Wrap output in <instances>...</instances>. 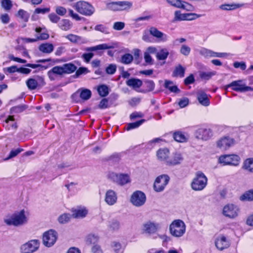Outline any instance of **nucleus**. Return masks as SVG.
<instances>
[{"label": "nucleus", "mask_w": 253, "mask_h": 253, "mask_svg": "<svg viewBox=\"0 0 253 253\" xmlns=\"http://www.w3.org/2000/svg\"><path fill=\"white\" fill-rule=\"evenodd\" d=\"M77 69V66L72 63H65L62 66H56L48 71L47 76L51 81L55 80L57 76L70 74Z\"/></svg>", "instance_id": "nucleus-1"}, {"label": "nucleus", "mask_w": 253, "mask_h": 253, "mask_svg": "<svg viewBox=\"0 0 253 253\" xmlns=\"http://www.w3.org/2000/svg\"><path fill=\"white\" fill-rule=\"evenodd\" d=\"M4 222L7 225L18 227L26 224L28 222V218L25 214V211L22 210L7 216Z\"/></svg>", "instance_id": "nucleus-2"}, {"label": "nucleus", "mask_w": 253, "mask_h": 253, "mask_svg": "<svg viewBox=\"0 0 253 253\" xmlns=\"http://www.w3.org/2000/svg\"><path fill=\"white\" fill-rule=\"evenodd\" d=\"M208 182V178L202 171H198L196 173L195 177L191 184V188L195 191H201L204 189Z\"/></svg>", "instance_id": "nucleus-3"}, {"label": "nucleus", "mask_w": 253, "mask_h": 253, "mask_svg": "<svg viewBox=\"0 0 253 253\" xmlns=\"http://www.w3.org/2000/svg\"><path fill=\"white\" fill-rule=\"evenodd\" d=\"M186 231V225L180 219H176L169 225V232L171 235L176 237L182 236Z\"/></svg>", "instance_id": "nucleus-4"}, {"label": "nucleus", "mask_w": 253, "mask_h": 253, "mask_svg": "<svg viewBox=\"0 0 253 253\" xmlns=\"http://www.w3.org/2000/svg\"><path fill=\"white\" fill-rule=\"evenodd\" d=\"M107 178L111 181L120 186H124L130 182V176L126 173H117L114 171H109Z\"/></svg>", "instance_id": "nucleus-5"}, {"label": "nucleus", "mask_w": 253, "mask_h": 253, "mask_svg": "<svg viewBox=\"0 0 253 253\" xmlns=\"http://www.w3.org/2000/svg\"><path fill=\"white\" fill-rule=\"evenodd\" d=\"M161 229V224L155 221L148 220L142 225L141 230L143 233L149 235L156 233Z\"/></svg>", "instance_id": "nucleus-6"}, {"label": "nucleus", "mask_w": 253, "mask_h": 253, "mask_svg": "<svg viewBox=\"0 0 253 253\" xmlns=\"http://www.w3.org/2000/svg\"><path fill=\"white\" fill-rule=\"evenodd\" d=\"M57 238V233L54 230L50 229L43 234L42 243L46 247H51L55 244Z\"/></svg>", "instance_id": "nucleus-7"}, {"label": "nucleus", "mask_w": 253, "mask_h": 253, "mask_svg": "<svg viewBox=\"0 0 253 253\" xmlns=\"http://www.w3.org/2000/svg\"><path fill=\"white\" fill-rule=\"evenodd\" d=\"M75 9L78 12L85 16L91 15L95 11L94 8L91 4L83 1L77 2Z\"/></svg>", "instance_id": "nucleus-8"}, {"label": "nucleus", "mask_w": 253, "mask_h": 253, "mask_svg": "<svg viewBox=\"0 0 253 253\" xmlns=\"http://www.w3.org/2000/svg\"><path fill=\"white\" fill-rule=\"evenodd\" d=\"M219 163L223 166L231 165L237 166L239 165L240 158L237 155H225L221 156L218 159Z\"/></svg>", "instance_id": "nucleus-9"}, {"label": "nucleus", "mask_w": 253, "mask_h": 253, "mask_svg": "<svg viewBox=\"0 0 253 253\" xmlns=\"http://www.w3.org/2000/svg\"><path fill=\"white\" fill-rule=\"evenodd\" d=\"M40 242L38 240H31L20 247L21 253H34L39 249Z\"/></svg>", "instance_id": "nucleus-10"}, {"label": "nucleus", "mask_w": 253, "mask_h": 253, "mask_svg": "<svg viewBox=\"0 0 253 253\" xmlns=\"http://www.w3.org/2000/svg\"><path fill=\"white\" fill-rule=\"evenodd\" d=\"M146 201V197L145 193L139 190L134 192L130 197V202L137 207L144 205Z\"/></svg>", "instance_id": "nucleus-11"}, {"label": "nucleus", "mask_w": 253, "mask_h": 253, "mask_svg": "<svg viewBox=\"0 0 253 253\" xmlns=\"http://www.w3.org/2000/svg\"><path fill=\"white\" fill-rule=\"evenodd\" d=\"M195 136L199 140L207 141L212 137L213 132L210 128L201 127L196 130Z\"/></svg>", "instance_id": "nucleus-12"}, {"label": "nucleus", "mask_w": 253, "mask_h": 253, "mask_svg": "<svg viewBox=\"0 0 253 253\" xmlns=\"http://www.w3.org/2000/svg\"><path fill=\"white\" fill-rule=\"evenodd\" d=\"M235 139L230 136L221 137L216 141L217 148L221 150H226L235 144Z\"/></svg>", "instance_id": "nucleus-13"}, {"label": "nucleus", "mask_w": 253, "mask_h": 253, "mask_svg": "<svg viewBox=\"0 0 253 253\" xmlns=\"http://www.w3.org/2000/svg\"><path fill=\"white\" fill-rule=\"evenodd\" d=\"M169 181V177L168 175L163 174L158 176L154 184V190L157 192L163 191Z\"/></svg>", "instance_id": "nucleus-14"}, {"label": "nucleus", "mask_w": 253, "mask_h": 253, "mask_svg": "<svg viewBox=\"0 0 253 253\" xmlns=\"http://www.w3.org/2000/svg\"><path fill=\"white\" fill-rule=\"evenodd\" d=\"M132 3L127 1L112 2L107 4V8L113 11H122L129 9Z\"/></svg>", "instance_id": "nucleus-15"}, {"label": "nucleus", "mask_w": 253, "mask_h": 253, "mask_svg": "<svg viewBox=\"0 0 253 253\" xmlns=\"http://www.w3.org/2000/svg\"><path fill=\"white\" fill-rule=\"evenodd\" d=\"M239 212L238 207L232 204L225 205L222 210L223 214L229 218H235L238 215Z\"/></svg>", "instance_id": "nucleus-16"}, {"label": "nucleus", "mask_w": 253, "mask_h": 253, "mask_svg": "<svg viewBox=\"0 0 253 253\" xmlns=\"http://www.w3.org/2000/svg\"><path fill=\"white\" fill-rule=\"evenodd\" d=\"M44 79L42 77L36 76L33 78H30L26 81V85L30 90H34L38 87L45 85Z\"/></svg>", "instance_id": "nucleus-17"}, {"label": "nucleus", "mask_w": 253, "mask_h": 253, "mask_svg": "<svg viewBox=\"0 0 253 253\" xmlns=\"http://www.w3.org/2000/svg\"><path fill=\"white\" fill-rule=\"evenodd\" d=\"M215 245L219 251L227 249L230 246V241L223 234L219 235L215 240Z\"/></svg>", "instance_id": "nucleus-18"}, {"label": "nucleus", "mask_w": 253, "mask_h": 253, "mask_svg": "<svg viewBox=\"0 0 253 253\" xmlns=\"http://www.w3.org/2000/svg\"><path fill=\"white\" fill-rule=\"evenodd\" d=\"M118 196L117 193L112 189L106 191L105 195V202L109 206H113L117 202Z\"/></svg>", "instance_id": "nucleus-19"}, {"label": "nucleus", "mask_w": 253, "mask_h": 253, "mask_svg": "<svg viewBox=\"0 0 253 253\" xmlns=\"http://www.w3.org/2000/svg\"><path fill=\"white\" fill-rule=\"evenodd\" d=\"M150 34L158 40L159 42H166L168 40L169 36L158 30L156 28L152 27L149 30Z\"/></svg>", "instance_id": "nucleus-20"}, {"label": "nucleus", "mask_w": 253, "mask_h": 253, "mask_svg": "<svg viewBox=\"0 0 253 253\" xmlns=\"http://www.w3.org/2000/svg\"><path fill=\"white\" fill-rule=\"evenodd\" d=\"M183 160L182 155L179 152L172 154L171 157L166 161V165L168 166H175L180 164Z\"/></svg>", "instance_id": "nucleus-21"}, {"label": "nucleus", "mask_w": 253, "mask_h": 253, "mask_svg": "<svg viewBox=\"0 0 253 253\" xmlns=\"http://www.w3.org/2000/svg\"><path fill=\"white\" fill-rule=\"evenodd\" d=\"M244 85L243 81L239 80L233 81L230 84L226 85V89L231 88L232 90L237 92H244Z\"/></svg>", "instance_id": "nucleus-22"}, {"label": "nucleus", "mask_w": 253, "mask_h": 253, "mask_svg": "<svg viewBox=\"0 0 253 253\" xmlns=\"http://www.w3.org/2000/svg\"><path fill=\"white\" fill-rule=\"evenodd\" d=\"M114 48L113 44L103 43L94 46L87 47L84 49V50L88 52H92L99 50L108 49Z\"/></svg>", "instance_id": "nucleus-23"}, {"label": "nucleus", "mask_w": 253, "mask_h": 253, "mask_svg": "<svg viewBox=\"0 0 253 253\" xmlns=\"http://www.w3.org/2000/svg\"><path fill=\"white\" fill-rule=\"evenodd\" d=\"M72 216L75 218H82L87 214L88 211L84 208H77L72 210Z\"/></svg>", "instance_id": "nucleus-24"}, {"label": "nucleus", "mask_w": 253, "mask_h": 253, "mask_svg": "<svg viewBox=\"0 0 253 253\" xmlns=\"http://www.w3.org/2000/svg\"><path fill=\"white\" fill-rule=\"evenodd\" d=\"M3 126L8 130H16L17 128V126L14 120V117L9 116L4 122Z\"/></svg>", "instance_id": "nucleus-25"}, {"label": "nucleus", "mask_w": 253, "mask_h": 253, "mask_svg": "<svg viewBox=\"0 0 253 253\" xmlns=\"http://www.w3.org/2000/svg\"><path fill=\"white\" fill-rule=\"evenodd\" d=\"M197 99L199 103L204 106H208L210 105V100L208 95L203 91H199L198 92Z\"/></svg>", "instance_id": "nucleus-26"}, {"label": "nucleus", "mask_w": 253, "mask_h": 253, "mask_svg": "<svg viewBox=\"0 0 253 253\" xmlns=\"http://www.w3.org/2000/svg\"><path fill=\"white\" fill-rule=\"evenodd\" d=\"M169 150L167 148L160 149L157 152L158 159L161 161L165 162L166 164V161L169 160Z\"/></svg>", "instance_id": "nucleus-27"}, {"label": "nucleus", "mask_w": 253, "mask_h": 253, "mask_svg": "<svg viewBox=\"0 0 253 253\" xmlns=\"http://www.w3.org/2000/svg\"><path fill=\"white\" fill-rule=\"evenodd\" d=\"M242 168L249 173H253V158L246 159L243 162Z\"/></svg>", "instance_id": "nucleus-28"}, {"label": "nucleus", "mask_w": 253, "mask_h": 253, "mask_svg": "<svg viewBox=\"0 0 253 253\" xmlns=\"http://www.w3.org/2000/svg\"><path fill=\"white\" fill-rule=\"evenodd\" d=\"M174 139L178 142L183 143L186 142L188 139V135L185 134L181 131H175L173 134Z\"/></svg>", "instance_id": "nucleus-29"}, {"label": "nucleus", "mask_w": 253, "mask_h": 253, "mask_svg": "<svg viewBox=\"0 0 253 253\" xmlns=\"http://www.w3.org/2000/svg\"><path fill=\"white\" fill-rule=\"evenodd\" d=\"M192 16L189 14H182L180 11H176L174 12V17L173 22L182 21V20H191L193 18H189V17Z\"/></svg>", "instance_id": "nucleus-30"}, {"label": "nucleus", "mask_w": 253, "mask_h": 253, "mask_svg": "<svg viewBox=\"0 0 253 253\" xmlns=\"http://www.w3.org/2000/svg\"><path fill=\"white\" fill-rule=\"evenodd\" d=\"M244 3H231L229 4H223L220 6V8L224 10H233L243 7Z\"/></svg>", "instance_id": "nucleus-31"}, {"label": "nucleus", "mask_w": 253, "mask_h": 253, "mask_svg": "<svg viewBox=\"0 0 253 253\" xmlns=\"http://www.w3.org/2000/svg\"><path fill=\"white\" fill-rule=\"evenodd\" d=\"M126 84L134 89L139 88L142 85V82L138 79L131 78L126 82Z\"/></svg>", "instance_id": "nucleus-32"}, {"label": "nucleus", "mask_w": 253, "mask_h": 253, "mask_svg": "<svg viewBox=\"0 0 253 253\" xmlns=\"http://www.w3.org/2000/svg\"><path fill=\"white\" fill-rule=\"evenodd\" d=\"M186 68L183 67L181 65L179 64L175 66L173 71L172 72V76L173 77L183 78L184 77L185 72Z\"/></svg>", "instance_id": "nucleus-33"}, {"label": "nucleus", "mask_w": 253, "mask_h": 253, "mask_svg": "<svg viewBox=\"0 0 253 253\" xmlns=\"http://www.w3.org/2000/svg\"><path fill=\"white\" fill-rule=\"evenodd\" d=\"M39 49L40 51L44 53H50L54 49V46L52 43H44L41 44L39 47Z\"/></svg>", "instance_id": "nucleus-34"}, {"label": "nucleus", "mask_w": 253, "mask_h": 253, "mask_svg": "<svg viewBox=\"0 0 253 253\" xmlns=\"http://www.w3.org/2000/svg\"><path fill=\"white\" fill-rule=\"evenodd\" d=\"M167 1L170 5L178 8H182L187 9L189 4L185 2H183L180 0H167Z\"/></svg>", "instance_id": "nucleus-35"}, {"label": "nucleus", "mask_w": 253, "mask_h": 253, "mask_svg": "<svg viewBox=\"0 0 253 253\" xmlns=\"http://www.w3.org/2000/svg\"><path fill=\"white\" fill-rule=\"evenodd\" d=\"M80 92V96L82 99L84 100H87L89 99L91 95V91L86 88H81L79 89L77 93Z\"/></svg>", "instance_id": "nucleus-36"}, {"label": "nucleus", "mask_w": 253, "mask_h": 253, "mask_svg": "<svg viewBox=\"0 0 253 253\" xmlns=\"http://www.w3.org/2000/svg\"><path fill=\"white\" fill-rule=\"evenodd\" d=\"M49 38V35L46 33H42L40 35H37L36 39L24 38L23 41L26 42H34L39 40H46Z\"/></svg>", "instance_id": "nucleus-37"}, {"label": "nucleus", "mask_w": 253, "mask_h": 253, "mask_svg": "<svg viewBox=\"0 0 253 253\" xmlns=\"http://www.w3.org/2000/svg\"><path fill=\"white\" fill-rule=\"evenodd\" d=\"M72 26V23L68 19H62L58 23L60 28L64 31L69 30L71 28Z\"/></svg>", "instance_id": "nucleus-38"}, {"label": "nucleus", "mask_w": 253, "mask_h": 253, "mask_svg": "<svg viewBox=\"0 0 253 253\" xmlns=\"http://www.w3.org/2000/svg\"><path fill=\"white\" fill-rule=\"evenodd\" d=\"M240 199L241 201H253V189L248 190L241 196Z\"/></svg>", "instance_id": "nucleus-39"}, {"label": "nucleus", "mask_w": 253, "mask_h": 253, "mask_svg": "<svg viewBox=\"0 0 253 253\" xmlns=\"http://www.w3.org/2000/svg\"><path fill=\"white\" fill-rule=\"evenodd\" d=\"M108 228L111 231H118L120 228V223L117 220L113 219L110 221Z\"/></svg>", "instance_id": "nucleus-40"}, {"label": "nucleus", "mask_w": 253, "mask_h": 253, "mask_svg": "<svg viewBox=\"0 0 253 253\" xmlns=\"http://www.w3.org/2000/svg\"><path fill=\"white\" fill-rule=\"evenodd\" d=\"M165 87L166 88L169 89L171 92H179V89L178 88L177 86L173 85V83L169 81H165Z\"/></svg>", "instance_id": "nucleus-41"}, {"label": "nucleus", "mask_w": 253, "mask_h": 253, "mask_svg": "<svg viewBox=\"0 0 253 253\" xmlns=\"http://www.w3.org/2000/svg\"><path fill=\"white\" fill-rule=\"evenodd\" d=\"M169 54L168 50L166 48H164L161 49L159 52H157L156 57L160 60H166Z\"/></svg>", "instance_id": "nucleus-42"}, {"label": "nucleus", "mask_w": 253, "mask_h": 253, "mask_svg": "<svg viewBox=\"0 0 253 253\" xmlns=\"http://www.w3.org/2000/svg\"><path fill=\"white\" fill-rule=\"evenodd\" d=\"M133 59V56L129 53H126L121 57V62L124 64L131 63Z\"/></svg>", "instance_id": "nucleus-43"}, {"label": "nucleus", "mask_w": 253, "mask_h": 253, "mask_svg": "<svg viewBox=\"0 0 253 253\" xmlns=\"http://www.w3.org/2000/svg\"><path fill=\"white\" fill-rule=\"evenodd\" d=\"M97 90L99 94L102 97L106 96L109 94V88L106 85L99 86Z\"/></svg>", "instance_id": "nucleus-44"}, {"label": "nucleus", "mask_w": 253, "mask_h": 253, "mask_svg": "<svg viewBox=\"0 0 253 253\" xmlns=\"http://www.w3.org/2000/svg\"><path fill=\"white\" fill-rule=\"evenodd\" d=\"M28 108L26 105H20L13 107L11 108L10 111L11 113H19L23 112Z\"/></svg>", "instance_id": "nucleus-45"}, {"label": "nucleus", "mask_w": 253, "mask_h": 253, "mask_svg": "<svg viewBox=\"0 0 253 253\" xmlns=\"http://www.w3.org/2000/svg\"><path fill=\"white\" fill-rule=\"evenodd\" d=\"M145 121V120L144 119H142L136 122L128 124L127 125L126 129L127 130H129L132 129L137 128Z\"/></svg>", "instance_id": "nucleus-46"}, {"label": "nucleus", "mask_w": 253, "mask_h": 253, "mask_svg": "<svg viewBox=\"0 0 253 253\" xmlns=\"http://www.w3.org/2000/svg\"><path fill=\"white\" fill-rule=\"evenodd\" d=\"M216 72L215 71L211 72H202L200 73V77L204 80H209L212 76L215 75Z\"/></svg>", "instance_id": "nucleus-47"}, {"label": "nucleus", "mask_w": 253, "mask_h": 253, "mask_svg": "<svg viewBox=\"0 0 253 253\" xmlns=\"http://www.w3.org/2000/svg\"><path fill=\"white\" fill-rule=\"evenodd\" d=\"M94 30L97 31H100L105 34H108L110 33L109 29L102 24L96 25L94 27Z\"/></svg>", "instance_id": "nucleus-48"}, {"label": "nucleus", "mask_w": 253, "mask_h": 253, "mask_svg": "<svg viewBox=\"0 0 253 253\" xmlns=\"http://www.w3.org/2000/svg\"><path fill=\"white\" fill-rule=\"evenodd\" d=\"M18 15L24 21L27 22L28 21L29 14L27 11L20 9L18 12Z\"/></svg>", "instance_id": "nucleus-49"}, {"label": "nucleus", "mask_w": 253, "mask_h": 253, "mask_svg": "<svg viewBox=\"0 0 253 253\" xmlns=\"http://www.w3.org/2000/svg\"><path fill=\"white\" fill-rule=\"evenodd\" d=\"M212 50L206 48H202L199 53L200 54L206 58L211 57Z\"/></svg>", "instance_id": "nucleus-50"}, {"label": "nucleus", "mask_w": 253, "mask_h": 253, "mask_svg": "<svg viewBox=\"0 0 253 253\" xmlns=\"http://www.w3.org/2000/svg\"><path fill=\"white\" fill-rule=\"evenodd\" d=\"M144 85L147 88V91H151L155 88V84L152 80H145L144 81Z\"/></svg>", "instance_id": "nucleus-51"}, {"label": "nucleus", "mask_w": 253, "mask_h": 253, "mask_svg": "<svg viewBox=\"0 0 253 253\" xmlns=\"http://www.w3.org/2000/svg\"><path fill=\"white\" fill-rule=\"evenodd\" d=\"M231 55L230 53L226 52H217L212 51L211 57L227 58Z\"/></svg>", "instance_id": "nucleus-52"}, {"label": "nucleus", "mask_w": 253, "mask_h": 253, "mask_svg": "<svg viewBox=\"0 0 253 253\" xmlns=\"http://www.w3.org/2000/svg\"><path fill=\"white\" fill-rule=\"evenodd\" d=\"M71 215L69 214L64 213L58 217V221L61 223H65L69 221Z\"/></svg>", "instance_id": "nucleus-53"}, {"label": "nucleus", "mask_w": 253, "mask_h": 253, "mask_svg": "<svg viewBox=\"0 0 253 253\" xmlns=\"http://www.w3.org/2000/svg\"><path fill=\"white\" fill-rule=\"evenodd\" d=\"M112 246L116 253H121L123 252L122 247L120 243L114 242L112 243Z\"/></svg>", "instance_id": "nucleus-54"}, {"label": "nucleus", "mask_w": 253, "mask_h": 253, "mask_svg": "<svg viewBox=\"0 0 253 253\" xmlns=\"http://www.w3.org/2000/svg\"><path fill=\"white\" fill-rule=\"evenodd\" d=\"M93 56L94 54L92 52L84 53L82 55L81 57L85 62L89 63Z\"/></svg>", "instance_id": "nucleus-55"}, {"label": "nucleus", "mask_w": 253, "mask_h": 253, "mask_svg": "<svg viewBox=\"0 0 253 253\" xmlns=\"http://www.w3.org/2000/svg\"><path fill=\"white\" fill-rule=\"evenodd\" d=\"M75 75L76 77H79L83 74H86L89 72L88 69L86 67H80L78 70H76Z\"/></svg>", "instance_id": "nucleus-56"}, {"label": "nucleus", "mask_w": 253, "mask_h": 253, "mask_svg": "<svg viewBox=\"0 0 253 253\" xmlns=\"http://www.w3.org/2000/svg\"><path fill=\"white\" fill-rule=\"evenodd\" d=\"M23 149L21 148H18L15 150H12L10 151L9 155L7 159L6 160H8L9 159H11L12 158H13L15 156H16L18 154H19L20 152H21L23 151Z\"/></svg>", "instance_id": "nucleus-57"}, {"label": "nucleus", "mask_w": 253, "mask_h": 253, "mask_svg": "<svg viewBox=\"0 0 253 253\" xmlns=\"http://www.w3.org/2000/svg\"><path fill=\"white\" fill-rule=\"evenodd\" d=\"M117 66L115 64L109 65L106 69V72L107 74L113 75L116 71Z\"/></svg>", "instance_id": "nucleus-58"}, {"label": "nucleus", "mask_w": 253, "mask_h": 253, "mask_svg": "<svg viewBox=\"0 0 253 253\" xmlns=\"http://www.w3.org/2000/svg\"><path fill=\"white\" fill-rule=\"evenodd\" d=\"M1 6L5 10H9L12 7L11 1L10 0H3L1 1Z\"/></svg>", "instance_id": "nucleus-59"}, {"label": "nucleus", "mask_w": 253, "mask_h": 253, "mask_svg": "<svg viewBox=\"0 0 253 253\" xmlns=\"http://www.w3.org/2000/svg\"><path fill=\"white\" fill-rule=\"evenodd\" d=\"M125 24L123 22H116L114 23L113 29L115 30L120 31L125 27Z\"/></svg>", "instance_id": "nucleus-60"}, {"label": "nucleus", "mask_w": 253, "mask_h": 253, "mask_svg": "<svg viewBox=\"0 0 253 253\" xmlns=\"http://www.w3.org/2000/svg\"><path fill=\"white\" fill-rule=\"evenodd\" d=\"M190 51V48L185 44L182 45L180 49V53L185 56L188 55Z\"/></svg>", "instance_id": "nucleus-61"}, {"label": "nucleus", "mask_w": 253, "mask_h": 253, "mask_svg": "<svg viewBox=\"0 0 253 253\" xmlns=\"http://www.w3.org/2000/svg\"><path fill=\"white\" fill-rule=\"evenodd\" d=\"M66 38L72 42H77L81 39V37L73 34L68 35Z\"/></svg>", "instance_id": "nucleus-62"}, {"label": "nucleus", "mask_w": 253, "mask_h": 253, "mask_svg": "<svg viewBox=\"0 0 253 253\" xmlns=\"http://www.w3.org/2000/svg\"><path fill=\"white\" fill-rule=\"evenodd\" d=\"M233 66L235 68H240L242 70H245L246 69V64L245 62H235L233 63Z\"/></svg>", "instance_id": "nucleus-63"}, {"label": "nucleus", "mask_w": 253, "mask_h": 253, "mask_svg": "<svg viewBox=\"0 0 253 253\" xmlns=\"http://www.w3.org/2000/svg\"><path fill=\"white\" fill-rule=\"evenodd\" d=\"M48 18L51 22L54 23H57L60 20V17L54 13L49 14Z\"/></svg>", "instance_id": "nucleus-64"}]
</instances>
